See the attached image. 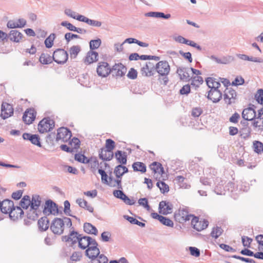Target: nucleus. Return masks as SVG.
Here are the masks:
<instances>
[{
	"label": "nucleus",
	"mask_w": 263,
	"mask_h": 263,
	"mask_svg": "<svg viewBox=\"0 0 263 263\" xmlns=\"http://www.w3.org/2000/svg\"><path fill=\"white\" fill-rule=\"evenodd\" d=\"M13 205L12 201L8 199L4 200L0 203V210L5 214H9Z\"/></svg>",
	"instance_id": "obj_18"
},
{
	"label": "nucleus",
	"mask_w": 263,
	"mask_h": 263,
	"mask_svg": "<svg viewBox=\"0 0 263 263\" xmlns=\"http://www.w3.org/2000/svg\"><path fill=\"white\" fill-rule=\"evenodd\" d=\"M177 73L181 80L185 81L190 80L191 77L189 73V69L185 67H180L177 69Z\"/></svg>",
	"instance_id": "obj_25"
},
{
	"label": "nucleus",
	"mask_w": 263,
	"mask_h": 263,
	"mask_svg": "<svg viewBox=\"0 0 263 263\" xmlns=\"http://www.w3.org/2000/svg\"><path fill=\"white\" fill-rule=\"evenodd\" d=\"M115 157L119 163L124 164L126 163V155L125 152H122L121 151H118L115 153Z\"/></svg>",
	"instance_id": "obj_36"
},
{
	"label": "nucleus",
	"mask_w": 263,
	"mask_h": 263,
	"mask_svg": "<svg viewBox=\"0 0 263 263\" xmlns=\"http://www.w3.org/2000/svg\"><path fill=\"white\" fill-rule=\"evenodd\" d=\"M114 156L113 152L102 148L99 152V158L104 161L111 160Z\"/></svg>",
	"instance_id": "obj_26"
},
{
	"label": "nucleus",
	"mask_w": 263,
	"mask_h": 263,
	"mask_svg": "<svg viewBox=\"0 0 263 263\" xmlns=\"http://www.w3.org/2000/svg\"><path fill=\"white\" fill-rule=\"evenodd\" d=\"M253 148L256 153H261L263 152V144L260 141H255L253 142Z\"/></svg>",
	"instance_id": "obj_49"
},
{
	"label": "nucleus",
	"mask_w": 263,
	"mask_h": 263,
	"mask_svg": "<svg viewBox=\"0 0 263 263\" xmlns=\"http://www.w3.org/2000/svg\"><path fill=\"white\" fill-rule=\"evenodd\" d=\"M24 212L20 206H14V205L9 213L10 218L13 221L21 218Z\"/></svg>",
	"instance_id": "obj_17"
},
{
	"label": "nucleus",
	"mask_w": 263,
	"mask_h": 263,
	"mask_svg": "<svg viewBox=\"0 0 263 263\" xmlns=\"http://www.w3.org/2000/svg\"><path fill=\"white\" fill-rule=\"evenodd\" d=\"M126 71V67L121 63L116 64L112 67L111 72L117 77H122Z\"/></svg>",
	"instance_id": "obj_16"
},
{
	"label": "nucleus",
	"mask_w": 263,
	"mask_h": 263,
	"mask_svg": "<svg viewBox=\"0 0 263 263\" xmlns=\"http://www.w3.org/2000/svg\"><path fill=\"white\" fill-rule=\"evenodd\" d=\"M102 41L101 39L91 40L89 42V47L91 50L98 49L101 45Z\"/></svg>",
	"instance_id": "obj_47"
},
{
	"label": "nucleus",
	"mask_w": 263,
	"mask_h": 263,
	"mask_svg": "<svg viewBox=\"0 0 263 263\" xmlns=\"http://www.w3.org/2000/svg\"><path fill=\"white\" fill-rule=\"evenodd\" d=\"M82 254L80 252H75L70 256V260L71 261H78L81 260Z\"/></svg>",
	"instance_id": "obj_56"
},
{
	"label": "nucleus",
	"mask_w": 263,
	"mask_h": 263,
	"mask_svg": "<svg viewBox=\"0 0 263 263\" xmlns=\"http://www.w3.org/2000/svg\"><path fill=\"white\" fill-rule=\"evenodd\" d=\"M36 112L33 108H29L26 110L23 116L24 121L28 124H31L35 119Z\"/></svg>",
	"instance_id": "obj_15"
},
{
	"label": "nucleus",
	"mask_w": 263,
	"mask_h": 263,
	"mask_svg": "<svg viewBox=\"0 0 263 263\" xmlns=\"http://www.w3.org/2000/svg\"><path fill=\"white\" fill-rule=\"evenodd\" d=\"M253 126L258 128V130H263V118L256 117L253 122Z\"/></svg>",
	"instance_id": "obj_41"
},
{
	"label": "nucleus",
	"mask_w": 263,
	"mask_h": 263,
	"mask_svg": "<svg viewBox=\"0 0 263 263\" xmlns=\"http://www.w3.org/2000/svg\"><path fill=\"white\" fill-rule=\"evenodd\" d=\"M155 69L157 72L161 76L168 74L170 71V66L166 61H159L156 65Z\"/></svg>",
	"instance_id": "obj_7"
},
{
	"label": "nucleus",
	"mask_w": 263,
	"mask_h": 263,
	"mask_svg": "<svg viewBox=\"0 0 263 263\" xmlns=\"http://www.w3.org/2000/svg\"><path fill=\"white\" fill-rule=\"evenodd\" d=\"M184 178L181 176H177L175 179L176 182L179 184L180 187L187 189L190 186L186 183H184Z\"/></svg>",
	"instance_id": "obj_48"
},
{
	"label": "nucleus",
	"mask_w": 263,
	"mask_h": 263,
	"mask_svg": "<svg viewBox=\"0 0 263 263\" xmlns=\"http://www.w3.org/2000/svg\"><path fill=\"white\" fill-rule=\"evenodd\" d=\"M23 37V34L16 30H11L9 34V39L15 42H19Z\"/></svg>",
	"instance_id": "obj_28"
},
{
	"label": "nucleus",
	"mask_w": 263,
	"mask_h": 263,
	"mask_svg": "<svg viewBox=\"0 0 263 263\" xmlns=\"http://www.w3.org/2000/svg\"><path fill=\"white\" fill-rule=\"evenodd\" d=\"M154 65L151 62H147L141 69L142 76L151 77L154 74Z\"/></svg>",
	"instance_id": "obj_14"
},
{
	"label": "nucleus",
	"mask_w": 263,
	"mask_h": 263,
	"mask_svg": "<svg viewBox=\"0 0 263 263\" xmlns=\"http://www.w3.org/2000/svg\"><path fill=\"white\" fill-rule=\"evenodd\" d=\"M52 57L47 53H43L40 57V61L42 64H48L51 63L53 60Z\"/></svg>",
	"instance_id": "obj_39"
},
{
	"label": "nucleus",
	"mask_w": 263,
	"mask_h": 263,
	"mask_svg": "<svg viewBox=\"0 0 263 263\" xmlns=\"http://www.w3.org/2000/svg\"><path fill=\"white\" fill-rule=\"evenodd\" d=\"M128 172V168L122 165L117 166L114 170V174L117 178L121 179V177Z\"/></svg>",
	"instance_id": "obj_30"
},
{
	"label": "nucleus",
	"mask_w": 263,
	"mask_h": 263,
	"mask_svg": "<svg viewBox=\"0 0 263 263\" xmlns=\"http://www.w3.org/2000/svg\"><path fill=\"white\" fill-rule=\"evenodd\" d=\"M160 222L163 224L170 227H173L174 226L173 221L172 220L164 216H162L161 219H160Z\"/></svg>",
	"instance_id": "obj_55"
},
{
	"label": "nucleus",
	"mask_w": 263,
	"mask_h": 263,
	"mask_svg": "<svg viewBox=\"0 0 263 263\" xmlns=\"http://www.w3.org/2000/svg\"><path fill=\"white\" fill-rule=\"evenodd\" d=\"M98 53L93 51H89L87 53L85 63L90 64L98 60Z\"/></svg>",
	"instance_id": "obj_27"
},
{
	"label": "nucleus",
	"mask_w": 263,
	"mask_h": 263,
	"mask_svg": "<svg viewBox=\"0 0 263 263\" xmlns=\"http://www.w3.org/2000/svg\"><path fill=\"white\" fill-rule=\"evenodd\" d=\"M61 25L67 28L70 31H73L75 26L67 21H63L61 23Z\"/></svg>",
	"instance_id": "obj_64"
},
{
	"label": "nucleus",
	"mask_w": 263,
	"mask_h": 263,
	"mask_svg": "<svg viewBox=\"0 0 263 263\" xmlns=\"http://www.w3.org/2000/svg\"><path fill=\"white\" fill-rule=\"evenodd\" d=\"M18 25L16 20H9L7 24V27L10 29L19 28V26Z\"/></svg>",
	"instance_id": "obj_62"
},
{
	"label": "nucleus",
	"mask_w": 263,
	"mask_h": 263,
	"mask_svg": "<svg viewBox=\"0 0 263 263\" xmlns=\"http://www.w3.org/2000/svg\"><path fill=\"white\" fill-rule=\"evenodd\" d=\"M65 226L68 228L71 227L72 222L69 218L65 217L63 219L57 218L52 221L50 229L54 234L61 235L64 231Z\"/></svg>",
	"instance_id": "obj_2"
},
{
	"label": "nucleus",
	"mask_w": 263,
	"mask_h": 263,
	"mask_svg": "<svg viewBox=\"0 0 263 263\" xmlns=\"http://www.w3.org/2000/svg\"><path fill=\"white\" fill-rule=\"evenodd\" d=\"M68 54L65 50L63 49H58L54 51L52 58L53 60L58 64H64L68 60Z\"/></svg>",
	"instance_id": "obj_5"
},
{
	"label": "nucleus",
	"mask_w": 263,
	"mask_h": 263,
	"mask_svg": "<svg viewBox=\"0 0 263 263\" xmlns=\"http://www.w3.org/2000/svg\"><path fill=\"white\" fill-rule=\"evenodd\" d=\"M39 229L42 231H46L49 227V220L46 217H42L38 221Z\"/></svg>",
	"instance_id": "obj_34"
},
{
	"label": "nucleus",
	"mask_w": 263,
	"mask_h": 263,
	"mask_svg": "<svg viewBox=\"0 0 263 263\" xmlns=\"http://www.w3.org/2000/svg\"><path fill=\"white\" fill-rule=\"evenodd\" d=\"M71 137V132L66 127H60L57 130L55 141L57 142H66Z\"/></svg>",
	"instance_id": "obj_3"
},
{
	"label": "nucleus",
	"mask_w": 263,
	"mask_h": 263,
	"mask_svg": "<svg viewBox=\"0 0 263 263\" xmlns=\"http://www.w3.org/2000/svg\"><path fill=\"white\" fill-rule=\"evenodd\" d=\"M234 61V58L232 55H226L219 58V63L220 64H229Z\"/></svg>",
	"instance_id": "obj_43"
},
{
	"label": "nucleus",
	"mask_w": 263,
	"mask_h": 263,
	"mask_svg": "<svg viewBox=\"0 0 263 263\" xmlns=\"http://www.w3.org/2000/svg\"><path fill=\"white\" fill-rule=\"evenodd\" d=\"M41 204V198L37 195H33L31 200L30 208L34 209H39Z\"/></svg>",
	"instance_id": "obj_33"
},
{
	"label": "nucleus",
	"mask_w": 263,
	"mask_h": 263,
	"mask_svg": "<svg viewBox=\"0 0 263 263\" xmlns=\"http://www.w3.org/2000/svg\"><path fill=\"white\" fill-rule=\"evenodd\" d=\"M222 230L221 228L216 227L213 228L211 235L212 237L217 238L222 234Z\"/></svg>",
	"instance_id": "obj_53"
},
{
	"label": "nucleus",
	"mask_w": 263,
	"mask_h": 263,
	"mask_svg": "<svg viewBox=\"0 0 263 263\" xmlns=\"http://www.w3.org/2000/svg\"><path fill=\"white\" fill-rule=\"evenodd\" d=\"M133 168L134 171L145 173L146 171V165L142 162H136L133 163Z\"/></svg>",
	"instance_id": "obj_35"
},
{
	"label": "nucleus",
	"mask_w": 263,
	"mask_h": 263,
	"mask_svg": "<svg viewBox=\"0 0 263 263\" xmlns=\"http://www.w3.org/2000/svg\"><path fill=\"white\" fill-rule=\"evenodd\" d=\"M138 203L139 205L143 206L147 211H149L151 209L150 206L148 204V200L146 198L139 199L138 200Z\"/></svg>",
	"instance_id": "obj_57"
},
{
	"label": "nucleus",
	"mask_w": 263,
	"mask_h": 263,
	"mask_svg": "<svg viewBox=\"0 0 263 263\" xmlns=\"http://www.w3.org/2000/svg\"><path fill=\"white\" fill-rule=\"evenodd\" d=\"M108 185L111 187H116L119 189H122L121 179L117 178L116 179L109 178V181L107 183Z\"/></svg>",
	"instance_id": "obj_37"
},
{
	"label": "nucleus",
	"mask_w": 263,
	"mask_h": 263,
	"mask_svg": "<svg viewBox=\"0 0 263 263\" xmlns=\"http://www.w3.org/2000/svg\"><path fill=\"white\" fill-rule=\"evenodd\" d=\"M203 82V79L200 76H195L192 78L191 85L195 87H199Z\"/></svg>",
	"instance_id": "obj_50"
},
{
	"label": "nucleus",
	"mask_w": 263,
	"mask_h": 263,
	"mask_svg": "<svg viewBox=\"0 0 263 263\" xmlns=\"http://www.w3.org/2000/svg\"><path fill=\"white\" fill-rule=\"evenodd\" d=\"M81 235H78L77 232L72 231L68 236L62 237L63 241L70 242L71 245L78 242Z\"/></svg>",
	"instance_id": "obj_23"
},
{
	"label": "nucleus",
	"mask_w": 263,
	"mask_h": 263,
	"mask_svg": "<svg viewBox=\"0 0 263 263\" xmlns=\"http://www.w3.org/2000/svg\"><path fill=\"white\" fill-rule=\"evenodd\" d=\"M206 83L211 89H218L220 86V83L213 78H208L206 80Z\"/></svg>",
	"instance_id": "obj_31"
},
{
	"label": "nucleus",
	"mask_w": 263,
	"mask_h": 263,
	"mask_svg": "<svg viewBox=\"0 0 263 263\" xmlns=\"http://www.w3.org/2000/svg\"><path fill=\"white\" fill-rule=\"evenodd\" d=\"M43 213L47 215L57 214L58 213V209L56 204L50 200L47 201L44 205Z\"/></svg>",
	"instance_id": "obj_9"
},
{
	"label": "nucleus",
	"mask_w": 263,
	"mask_h": 263,
	"mask_svg": "<svg viewBox=\"0 0 263 263\" xmlns=\"http://www.w3.org/2000/svg\"><path fill=\"white\" fill-rule=\"evenodd\" d=\"M97 72L99 76L105 77L110 73L111 69L107 63L105 62H99Z\"/></svg>",
	"instance_id": "obj_10"
},
{
	"label": "nucleus",
	"mask_w": 263,
	"mask_h": 263,
	"mask_svg": "<svg viewBox=\"0 0 263 263\" xmlns=\"http://www.w3.org/2000/svg\"><path fill=\"white\" fill-rule=\"evenodd\" d=\"M81 50V47L79 45H74L71 47L69 50L70 57L71 59H75Z\"/></svg>",
	"instance_id": "obj_40"
},
{
	"label": "nucleus",
	"mask_w": 263,
	"mask_h": 263,
	"mask_svg": "<svg viewBox=\"0 0 263 263\" xmlns=\"http://www.w3.org/2000/svg\"><path fill=\"white\" fill-rule=\"evenodd\" d=\"M151 169L155 174L161 175L163 173V168L160 163L154 162L150 165Z\"/></svg>",
	"instance_id": "obj_32"
},
{
	"label": "nucleus",
	"mask_w": 263,
	"mask_h": 263,
	"mask_svg": "<svg viewBox=\"0 0 263 263\" xmlns=\"http://www.w3.org/2000/svg\"><path fill=\"white\" fill-rule=\"evenodd\" d=\"M256 111L252 107H248L243 109L242 112V118L248 121H250L254 119L256 117Z\"/></svg>",
	"instance_id": "obj_21"
},
{
	"label": "nucleus",
	"mask_w": 263,
	"mask_h": 263,
	"mask_svg": "<svg viewBox=\"0 0 263 263\" xmlns=\"http://www.w3.org/2000/svg\"><path fill=\"white\" fill-rule=\"evenodd\" d=\"M123 217L132 224H137L141 227H144L145 226L144 223L139 221L138 220L133 217H130L128 215H124Z\"/></svg>",
	"instance_id": "obj_45"
},
{
	"label": "nucleus",
	"mask_w": 263,
	"mask_h": 263,
	"mask_svg": "<svg viewBox=\"0 0 263 263\" xmlns=\"http://www.w3.org/2000/svg\"><path fill=\"white\" fill-rule=\"evenodd\" d=\"M98 243L96 241H93L91 246L85 251L86 255L91 259L88 263H107L108 259L103 254L99 255L100 250L97 247Z\"/></svg>",
	"instance_id": "obj_1"
},
{
	"label": "nucleus",
	"mask_w": 263,
	"mask_h": 263,
	"mask_svg": "<svg viewBox=\"0 0 263 263\" xmlns=\"http://www.w3.org/2000/svg\"><path fill=\"white\" fill-rule=\"evenodd\" d=\"M145 15L148 17L163 18L164 19H168L171 16L170 14H165L164 13L160 12H149L145 13Z\"/></svg>",
	"instance_id": "obj_29"
},
{
	"label": "nucleus",
	"mask_w": 263,
	"mask_h": 263,
	"mask_svg": "<svg viewBox=\"0 0 263 263\" xmlns=\"http://www.w3.org/2000/svg\"><path fill=\"white\" fill-rule=\"evenodd\" d=\"M31 200L29 196H25L20 201V205L24 209H27L30 206Z\"/></svg>",
	"instance_id": "obj_44"
},
{
	"label": "nucleus",
	"mask_w": 263,
	"mask_h": 263,
	"mask_svg": "<svg viewBox=\"0 0 263 263\" xmlns=\"http://www.w3.org/2000/svg\"><path fill=\"white\" fill-rule=\"evenodd\" d=\"M191 224L194 229L197 231H201L208 227V221L202 219L199 220L198 218L193 216Z\"/></svg>",
	"instance_id": "obj_8"
},
{
	"label": "nucleus",
	"mask_w": 263,
	"mask_h": 263,
	"mask_svg": "<svg viewBox=\"0 0 263 263\" xmlns=\"http://www.w3.org/2000/svg\"><path fill=\"white\" fill-rule=\"evenodd\" d=\"M208 98L213 102H217L222 98V93L218 88L211 89L209 91Z\"/></svg>",
	"instance_id": "obj_20"
},
{
	"label": "nucleus",
	"mask_w": 263,
	"mask_h": 263,
	"mask_svg": "<svg viewBox=\"0 0 263 263\" xmlns=\"http://www.w3.org/2000/svg\"><path fill=\"white\" fill-rule=\"evenodd\" d=\"M86 24L89 25L97 27H99L102 25V23L101 22L89 18H88Z\"/></svg>",
	"instance_id": "obj_60"
},
{
	"label": "nucleus",
	"mask_w": 263,
	"mask_h": 263,
	"mask_svg": "<svg viewBox=\"0 0 263 263\" xmlns=\"http://www.w3.org/2000/svg\"><path fill=\"white\" fill-rule=\"evenodd\" d=\"M13 114V108L12 106L7 103H3L2 105L1 117L3 119H6Z\"/></svg>",
	"instance_id": "obj_11"
},
{
	"label": "nucleus",
	"mask_w": 263,
	"mask_h": 263,
	"mask_svg": "<svg viewBox=\"0 0 263 263\" xmlns=\"http://www.w3.org/2000/svg\"><path fill=\"white\" fill-rule=\"evenodd\" d=\"M64 211L65 214L68 216H72L70 213V204L68 200L65 201L64 202Z\"/></svg>",
	"instance_id": "obj_63"
},
{
	"label": "nucleus",
	"mask_w": 263,
	"mask_h": 263,
	"mask_svg": "<svg viewBox=\"0 0 263 263\" xmlns=\"http://www.w3.org/2000/svg\"><path fill=\"white\" fill-rule=\"evenodd\" d=\"M84 230L88 234L97 235L98 231L96 228L90 223H85L84 224Z\"/></svg>",
	"instance_id": "obj_38"
},
{
	"label": "nucleus",
	"mask_w": 263,
	"mask_h": 263,
	"mask_svg": "<svg viewBox=\"0 0 263 263\" xmlns=\"http://www.w3.org/2000/svg\"><path fill=\"white\" fill-rule=\"evenodd\" d=\"M55 38V34L51 33L45 40V45L47 48H51L53 45V41Z\"/></svg>",
	"instance_id": "obj_46"
},
{
	"label": "nucleus",
	"mask_w": 263,
	"mask_h": 263,
	"mask_svg": "<svg viewBox=\"0 0 263 263\" xmlns=\"http://www.w3.org/2000/svg\"><path fill=\"white\" fill-rule=\"evenodd\" d=\"M173 205L171 203L165 201L160 202L159 204V213L163 215H167L172 212Z\"/></svg>",
	"instance_id": "obj_13"
},
{
	"label": "nucleus",
	"mask_w": 263,
	"mask_h": 263,
	"mask_svg": "<svg viewBox=\"0 0 263 263\" xmlns=\"http://www.w3.org/2000/svg\"><path fill=\"white\" fill-rule=\"evenodd\" d=\"M237 96V93L235 90L231 88H227L224 94V100L228 104H231L234 103Z\"/></svg>",
	"instance_id": "obj_12"
},
{
	"label": "nucleus",
	"mask_w": 263,
	"mask_h": 263,
	"mask_svg": "<svg viewBox=\"0 0 263 263\" xmlns=\"http://www.w3.org/2000/svg\"><path fill=\"white\" fill-rule=\"evenodd\" d=\"M93 241H96L94 239H92L89 236H83L79 238L78 241L79 246L80 248L83 249L88 248L91 246Z\"/></svg>",
	"instance_id": "obj_19"
},
{
	"label": "nucleus",
	"mask_w": 263,
	"mask_h": 263,
	"mask_svg": "<svg viewBox=\"0 0 263 263\" xmlns=\"http://www.w3.org/2000/svg\"><path fill=\"white\" fill-rule=\"evenodd\" d=\"M54 126V121L49 118H44L38 125V130L40 133L49 132Z\"/></svg>",
	"instance_id": "obj_4"
},
{
	"label": "nucleus",
	"mask_w": 263,
	"mask_h": 263,
	"mask_svg": "<svg viewBox=\"0 0 263 263\" xmlns=\"http://www.w3.org/2000/svg\"><path fill=\"white\" fill-rule=\"evenodd\" d=\"M39 211L37 209H34L30 208L29 211L27 212V218L30 220H35L39 216Z\"/></svg>",
	"instance_id": "obj_42"
},
{
	"label": "nucleus",
	"mask_w": 263,
	"mask_h": 263,
	"mask_svg": "<svg viewBox=\"0 0 263 263\" xmlns=\"http://www.w3.org/2000/svg\"><path fill=\"white\" fill-rule=\"evenodd\" d=\"M157 185L162 193H167L169 191L168 186L163 181H158Z\"/></svg>",
	"instance_id": "obj_51"
},
{
	"label": "nucleus",
	"mask_w": 263,
	"mask_h": 263,
	"mask_svg": "<svg viewBox=\"0 0 263 263\" xmlns=\"http://www.w3.org/2000/svg\"><path fill=\"white\" fill-rule=\"evenodd\" d=\"M64 13L68 16L76 19L78 13L70 9H66L64 10Z\"/></svg>",
	"instance_id": "obj_58"
},
{
	"label": "nucleus",
	"mask_w": 263,
	"mask_h": 263,
	"mask_svg": "<svg viewBox=\"0 0 263 263\" xmlns=\"http://www.w3.org/2000/svg\"><path fill=\"white\" fill-rule=\"evenodd\" d=\"M236 57L243 61H250L255 63H263V59L260 58L249 56L245 54L237 53Z\"/></svg>",
	"instance_id": "obj_22"
},
{
	"label": "nucleus",
	"mask_w": 263,
	"mask_h": 263,
	"mask_svg": "<svg viewBox=\"0 0 263 263\" xmlns=\"http://www.w3.org/2000/svg\"><path fill=\"white\" fill-rule=\"evenodd\" d=\"M65 39L67 42L68 43L71 40L73 39H80V36L77 34L68 32L65 34Z\"/></svg>",
	"instance_id": "obj_59"
},
{
	"label": "nucleus",
	"mask_w": 263,
	"mask_h": 263,
	"mask_svg": "<svg viewBox=\"0 0 263 263\" xmlns=\"http://www.w3.org/2000/svg\"><path fill=\"white\" fill-rule=\"evenodd\" d=\"M23 138L25 140H29L33 144L41 147L40 139L39 136L36 135H32L28 133H24L23 135Z\"/></svg>",
	"instance_id": "obj_24"
},
{
	"label": "nucleus",
	"mask_w": 263,
	"mask_h": 263,
	"mask_svg": "<svg viewBox=\"0 0 263 263\" xmlns=\"http://www.w3.org/2000/svg\"><path fill=\"white\" fill-rule=\"evenodd\" d=\"M192 215L188 214L187 211L184 209H179L175 213L174 217L176 221L180 223H183L187 220H189L193 217Z\"/></svg>",
	"instance_id": "obj_6"
},
{
	"label": "nucleus",
	"mask_w": 263,
	"mask_h": 263,
	"mask_svg": "<svg viewBox=\"0 0 263 263\" xmlns=\"http://www.w3.org/2000/svg\"><path fill=\"white\" fill-rule=\"evenodd\" d=\"M255 98L259 104H263V89H259L257 90L255 96Z\"/></svg>",
	"instance_id": "obj_54"
},
{
	"label": "nucleus",
	"mask_w": 263,
	"mask_h": 263,
	"mask_svg": "<svg viewBox=\"0 0 263 263\" xmlns=\"http://www.w3.org/2000/svg\"><path fill=\"white\" fill-rule=\"evenodd\" d=\"M115 147V142L110 139L106 140L105 149L112 152Z\"/></svg>",
	"instance_id": "obj_52"
},
{
	"label": "nucleus",
	"mask_w": 263,
	"mask_h": 263,
	"mask_svg": "<svg viewBox=\"0 0 263 263\" xmlns=\"http://www.w3.org/2000/svg\"><path fill=\"white\" fill-rule=\"evenodd\" d=\"M189 250L190 251L191 255L195 257H198L200 256V251L197 248L190 247H189Z\"/></svg>",
	"instance_id": "obj_61"
}]
</instances>
